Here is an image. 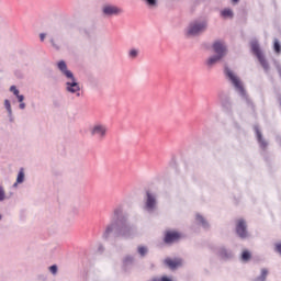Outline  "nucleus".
<instances>
[{
  "label": "nucleus",
  "instance_id": "nucleus-1",
  "mask_svg": "<svg viewBox=\"0 0 281 281\" xmlns=\"http://www.w3.org/2000/svg\"><path fill=\"white\" fill-rule=\"evenodd\" d=\"M126 223V214H124V207L116 206L113 211L111 222L105 226L102 237L104 240L111 238V234H114L120 229V224Z\"/></svg>",
  "mask_w": 281,
  "mask_h": 281
},
{
  "label": "nucleus",
  "instance_id": "nucleus-2",
  "mask_svg": "<svg viewBox=\"0 0 281 281\" xmlns=\"http://www.w3.org/2000/svg\"><path fill=\"white\" fill-rule=\"evenodd\" d=\"M224 74H225L227 80H229V82H232V85L235 88V90L237 91V93H239V95H241V98H245L247 104H249L250 106H254V103H251V100H249V97H247L245 87H243V81H240V78H238V76L234 74V70L229 69V67L226 66L224 68Z\"/></svg>",
  "mask_w": 281,
  "mask_h": 281
},
{
  "label": "nucleus",
  "instance_id": "nucleus-3",
  "mask_svg": "<svg viewBox=\"0 0 281 281\" xmlns=\"http://www.w3.org/2000/svg\"><path fill=\"white\" fill-rule=\"evenodd\" d=\"M207 30V22L193 21L187 27V36H201Z\"/></svg>",
  "mask_w": 281,
  "mask_h": 281
},
{
  "label": "nucleus",
  "instance_id": "nucleus-4",
  "mask_svg": "<svg viewBox=\"0 0 281 281\" xmlns=\"http://www.w3.org/2000/svg\"><path fill=\"white\" fill-rule=\"evenodd\" d=\"M133 236H135V228L128 225V216H126L125 222L120 224L119 229L115 233V238H124L125 240H128L130 238H133Z\"/></svg>",
  "mask_w": 281,
  "mask_h": 281
},
{
  "label": "nucleus",
  "instance_id": "nucleus-5",
  "mask_svg": "<svg viewBox=\"0 0 281 281\" xmlns=\"http://www.w3.org/2000/svg\"><path fill=\"white\" fill-rule=\"evenodd\" d=\"M91 135L99 139V142H103L106 139V135H109V126L102 122H97L90 130Z\"/></svg>",
  "mask_w": 281,
  "mask_h": 281
},
{
  "label": "nucleus",
  "instance_id": "nucleus-6",
  "mask_svg": "<svg viewBox=\"0 0 281 281\" xmlns=\"http://www.w3.org/2000/svg\"><path fill=\"white\" fill-rule=\"evenodd\" d=\"M65 91H67V93H71V95L80 98V83L74 75L72 77L66 78Z\"/></svg>",
  "mask_w": 281,
  "mask_h": 281
},
{
  "label": "nucleus",
  "instance_id": "nucleus-7",
  "mask_svg": "<svg viewBox=\"0 0 281 281\" xmlns=\"http://www.w3.org/2000/svg\"><path fill=\"white\" fill-rule=\"evenodd\" d=\"M251 49L255 56H257L261 67H263L266 74H269V61H267V58H265V54H262V50H260V44H258V42L256 41L251 42Z\"/></svg>",
  "mask_w": 281,
  "mask_h": 281
},
{
  "label": "nucleus",
  "instance_id": "nucleus-8",
  "mask_svg": "<svg viewBox=\"0 0 281 281\" xmlns=\"http://www.w3.org/2000/svg\"><path fill=\"white\" fill-rule=\"evenodd\" d=\"M144 210L148 214H153L157 210V195L155 193L146 192Z\"/></svg>",
  "mask_w": 281,
  "mask_h": 281
},
{
  "label": "nucleus",
  "instance_id": "nucleus-9",
  "mask_svg": "<svg viewBox=\"0 0 281 281\" xmlns=\"http://www.w3.org/2000/svg\"><path fill=\"white\" fill-rule=\"evenodd\" d=\"M101 12L103 16H120L121 14H124V9L115 4L108 3L102 7Z\"/></svg>",
  "mask_w": 281,
  "mask_h": 281
},
{
  "label": "nucleus",
  "instance_id": "nucleus-10",
  "mask_svg": "<svg viewBox=\"0 0 281 281\" xmlns=\"http://www.w3.org/2000/svg\"><path fill=\"white\" fill-rule=\"evenodd\" d=\"M215 56L225 58L227 56V45L222 41H216L212 45Z\"/></svg>",
  "mask_w": 281,
  "mask_h": 281
},
{
  "label": "nucleus",
  "instance_id": "nucleus-11",
  "mask_svg": "<svg viewBox=\"0 0 281 281\" xmlns=\"http://www.w3.org/2000/svg\"><path fill=\"white\" fill-rule=\"evenodd\" d=\"M236 234L239 238H247L249 236V233L247 232V223H245L244 220H238Z\"/></svg>",
  "mask_w": 281,
  "mask_h": 281
},
{
  "label": "nucleus",
  "instance_id": "nucleus-12",
  "mask_svg": "<svg viewBox=\"0 0 281 281\" xmlns=\"http://www.w3.org/2000/svg\"><path fill=\"white\" fill-rule=\"evenodd\" d=\"M57 69L60 71L61 76H64V78H72L74 72L71 70H69V68L67 67V63L65 60H59L57 63Z\"/></svg>",
  "mask_w": 281,
  "mask_h": 281
},
{
  "label": "nucleus",
  "instance_id": "nucleus-13",
  "mask_svg": "<svg viewBox=\"0 0 281 281\" xmlns=\"http://www.w3.org/2000/svg\"><path fill=\"white\" fill-rule=\"evenodd\" d=\"M181 238V235L177 232H167L165 236V243L170 245L171 243H177Z\"/></svg>",
  "mask_w": 281,
  "mask_h": 281
},
{
  "label": "nucleus",
  "instance_id": "nucleus-14",
  "mask_svg": "<svg viewBox=\"0 0 281 281\" xmlns=\"http://www.w3.org/2000/svg\"><path fill=\"white\" fill-rule=\"evenodd\" d=\"M21 183H25V169L20 168L18 176H16V180L13 183V188H19V186H21Z\"/></svg>",
  "mask_w": 281,
  "mask_h": 281
},
{
  "label": "nucleus",
  "instance_id": "nucleus-15",
  "mask_svg": "<svg viewBox=\"0 0 281 281\" xmlns=\"http://www.w3.org/2000/svg\"><path fill=\"white\" fill-rule=\"evenodd\" d=\"M222 59L223 58L218 57L217 55H212L206 59L205 65L209 66L210 69H212V67H214V65H216L217 63H221Z\"/></svg>",
  "mask_w": 281,
  "mask_h": 281
},
{
  "label": "nucleus",
  "instance_id": "nucleus-16",
  "mask_svg": "<svg viewBox=\"0 0 281 281\" xmlns=\"http://www.w3.org/2000/svg\"><path fill=\"white\" fill-rule=\"evenodd\" d=\"M255 131L257 134V139L260 144V148H262V149L267 148V146H269V144L267 143V140H265V138H262V133H260V130H258V127H256Z\"/></svg>",
  "mask_w": 281,
  "mask_h": 281
},
{
  "label": "nucleus",
  "instance_id": "nucleus-17",
  "mask_svg": "<svg viewBox=\"0 0 281 281\" xmlns=\"http://www.w3.org/2000/svg\"><path fill=\"white\" fill-rule=\"evenodd\" d=\"M165 265H167V267H169V269H177V267H181V261L167 258V259H165Z\"/></svg>",
  "mask_w": 281,
  "mask_h": 281
},
{
  "label": "nucleus",
  "instance_id": "nucleus-18",
  "mask_svg": "<svg viewBox=\"0 0 281 281\" xmlns=\"http://www.w3.org/2000/svg\"><path fill=\"white\" fill-rule=\"evenodd\" d=\"M218 254L221 258H224L225 260L234 257V252H232V250H228L227 248H220Z\"/></svg>",
  "mask_w": 281,
  "mask_h": 281
},
{
  "label": "nucleus",
  "instance_id": "nucleus-19",
  "mask_svg": "<svg viewBox=\"0 0 281 281\" xmlns=\"http://www.w3.org/2000/svg\"><path fill=\"white\" fill-rule=\"evenodd\" d=\"M49 43H50L53 49H55L56 52H60V48L63 47V45L60 44V40L50 37Z\"/></svg>",
  "mask_w": 281,
  "mask_h": 281
},
{
  "label": "nucleus",
  "instance_id": "nucleus-20",
  "mask_svg": "<svg viewBox=\"0 0 281 281\" xmlns=\"http://www.w3.org/2000/svg\"><path fill=\"white\" fill-rule=\"evenodd\" d=\"M196 221L199 224L202 225V227H204V229H207L210 227V224H207V221H205V218L202 215L196 214Z\"/></svg>",
  "mask_w": 281,
  "mask_h": 281
},
{
  "label": "nucleus",
  "instance_id": "nucleus-21",
  "mask_svg": "<svg viewBox=\"0 0 281 281\" xmlns=\"http://www.w3.org/2000/svg\"><path fill=\"white\" fill-rule=\"evenodd\" d=\"M145 4L147 5V8H149L150 10H155V8H157V5H159V1L158 0H144Z\"/></svg>",
  "mask_w": 281,
  "mask_h": 281
},
{
  "label": "nucleus",
  "instance_id": "nucleus-22",
  "mask_svg": "<svg viewBox=\"0 0 281 281\" xmlns=\"http://www.w3.org/2000/svg\"><path fill=\"white\" fill-rule=\"evenodd\" d=\"M128 58H131V60H135V58H137V56H139V49L137 48H132L128 50L127 53Z\"/></svg>",
  "mask_w": 281,
  "mask_h": 281
},
{
  "label": "nucleus",
  "instance_id": "nucleus-23",
  "mask_svg": "<svg viewBox=\"0 0 281 281\" xmlns=\"http://www.w3.org/2000/svg\"><path fill=\"white\" fill-rule=\"evenodd\" d=\"M267 276H269V270L267 269H261V274L255 279V281H266Z\"/></svg>",
  "mask_w": 281,
  "mask_h": 281
},
{
  "label": "nucleus",
  "instance_id": "nucleus-24",
  "mask_svg": "<svg viewBox=\"0 0 281 281\" xmlns=\"http://www.w3.org/2000/svg\"><path fill=\"white\" fill-rule=\"evenodd\" d=\"M221 14L224 19H232L234 16V11H232V9H224Z\"/></svg>",
  "mask_w": 281,
  "mask_h": 281
},
{
  "label": "nucleus",
  "instance_id": "nucleus-25",
  "mask_svg": "<svg viewBox=\"0 0 281 281\" xmlns=\"http://www.w3.org/2000/svg\"><path fill=\"white\" fill-rule=\"evenodd\" d=\"M8 199V195L5 194V188L3 186H0V203H3Z\"/></svg>",
  "mask_w": 281,
  "mask_h": 281
},
{
  "label": "nucleus",
  "instance_id": "nucleus-26",
  "mask_svg": "<svg viewBox=\"0 0 281 281\" xmlns=\"http://www.w3.org/2000/svg\"><path fill=\"white\" fill-rule=\"evenodd\" d=\"M137 252L139 254V256H142V258H144V256L148 254V248L145 246H138Z\"/></svg>",
  "mask_w": 281,
  "mask_h": 281
},
{
  "label": "nucleus",
  "instance_id": "nucleus-27",
  "mask_svg": "<svg viewBox=\"0 0 281 281\" xmlns=\"http://www.w3.org/2000/svg\"><path fill=\"white\" fill-rule=\"evenodd\" d=\"M251 259V252H249L248 250H245L243 254H241V260L244 262H248V260Z\"/></svg>",
  "mask_w": 281,
  "mask_h": 281
},
{
  "label": "nucleus",
  "instance_id": "nucleus-28",
  "mask_svg": "<svg viewBox=\"0 0 281 281\" xmlns=\"http://www.w3.org/2000/svg\"><path fill=\"white\" fill-rule=\"evenodd\" d=\"M273 49H274L276 54L281 53V45H280V41H278V38L274 40Z\"/></svg>",
  "mask_w": 281,
  "mask_h": 281
},
{
  "label": "nucleus",
  "instance_id": "nucleus-29",
  "mask_svg": "<svg viewBox=\"0 0 281 281\" xmlns=\"http://www.w3.org/2000/svg\"><path fill=\"white\" fill-rule=\"evenodd\" d=\"M9 91H10L11 93H13V95H15V98H19V95H21L20 91L16 89V86H11V87L9 88Z\"/></svg>",
  "mask_w": 281,
  "mask_h": 281
},
{
  "label": "nucleus",
  "instance_id": "nucleus-30",
  "mask_svg": "<svg viewBox=\"0 0 281 281\" xmlns=\"http://www.w3.org/2000/svg\"><path fill=\"white\" fill-rule=\"evenodd\" d=\"M9 91H10L11 93H13V95H15V98H19V95H21L20 91L16 89V86H11V87L9 88Z\"/></svg>",
  "mask_w": 281,
  "mask_h": 281
},
{
  "label": "nucleus",
  "instance_id": "nucleus-31",
  "mask_svg": "<svg viewBox=\"0 0 281 281\" xmlns=\"http://www.w3.org/2000/svg\"><path fill=\"white\" fill-rule=\"evenodd\" d=\"M4 109H5L7 113L12 112V103H10V100H8V99L4 100Z\"/></svg>",
  "mask_w": 281,
  "mask_h": 281
},
{
  "label": "nucleus",
  "instance_id": "nucleus-32",
  "mask_svg": "<svg viewBox=\"0 0 281 281\" xmlns=\"http://www.w3.org/2000/svg\"><path fill=\"white\" fill-rule=\"evenodd\" d=\"M48 271H50V273H52L53 276H56V273H58V266H56V265L50 266V267L48 268Z\"/></svg>",
  "mask_w": 281,
  "mask_h": 281
},
{
  "label": "nucleus",
  "instance_id": "nucleus-33",
  "mask_svg": "<svg viewBox=\"0 0 281 281\" xmlns=\"http://www.w3.org/2000/svg\"><path fill=\"white\" fill-rule=\"evenodd\" d=\"M133 257L132 256H126L125 258H124V260H123V263L124 265H132V262H133Z\"/></svg>",
  "mask_w": 281,
  "mask_h": 281
},
{
  "label": "nucleus",
  "instance_id": "nucleus-34",
  "mask_svg": "<svg viewBox=\"0 0 281 281\" xmlns=\"http://www.w3.org/2000/svg\"><path fill=\"white\" fill-rule=\"evenodd\" d=\"M8 117H9V122H10L11 124H13V122H14V114H13L12 111H11V112H8Z\"/></svg>",
  "mask_w": 281,
  "mask_h": 281
},
{
  "label": "nucleus",
  "instance_id": "nucleus-35",
  "mask_svg": "<svg viewBox=\"0 0 281 281\" xmlns=\"http://www.w3.org/2000/svg\"><path fill=\"white\" fill-rule=\"evenodd\" d=\"M16 99H18V102L22 103L25 100V95L20 94V95L16 97Z\"/></svg>",
  "mask_w": 281,
  "mask_h": 281
},
{
  "label": "nucleus",
  "instance_id": "nucleus-36",
  "mask_svg": "<svg viewBox=\"0 0 281 281\" xmlns=\"http://www.w3.org/2000/svg\"><path fill=\"white\" fill-rule=\"evenodd\" d=\"M25 106H26V104L24 103V101H22V103L19 104V109L21 111H25Z\"/></svg>",
  "mask_w": 281,
  "mask_h": 281
},
{
  "label": "nucleus",
  "instance_id": "nucleus-37",
  "mask_svg": "<svg viewBox=\"0 0 281 281\" xmlns=\"http://www.w3.org/2000/svg\"><path fill=\"white\" fill-rule=\"evenodd\" d=\"M47 36V34L45 33H41L40 34V41L43 43L45 41V37Z\"/></svg>",
  "mask_w": 281,
  "mask_h": 281
},
{
  "label": "nucleus",
  "instance_id": "nucleus-38",
  "mask_svg": "<svg viewBox=\"0 0 281 281\" xmlns=\"http://www.w3.org/2000/svg\"><path fill=\"white\" fill-rule=\"evenodd\" d=\"M276 251L281 256V244H276Z\"/></svg>",
  "mask_w": 281,
  "mask_h": 281
},
{
  "label": "nucleus",
  "instance_id": "nucleus-39",
  "mask_svg": "<svg viewBox=\"0 0 281 281\" xmlns=\"http://www.w3.org/2000/svg\"><path fill=\"white\" fill-rule=\"evenodd\" d=\"M99 251H104V246L100 245L99 246Z\"/></svg>",
  "mask_w": 281,
  "mask_h": 281
},
{
  "label": "nucleus",
  "instance_id": "nucleus-40",
  "mask_svg": "<svg viewBox=\"0 0 281 281\" xmlns=\"http://www.w3.org/2000/svg\"><path fill=\"white\" fill-rule=\"evenodd\" d=\"M233 1V3H238V1H240V0H232Z\"/></svg>",
  "mask_w": 281,
  "mask_h": 281
},
{
  "label": "nucleus",
  "instance_id": "nucleus-41",
  "mask_svg": "<svg viewBox=\"0 0 281 281\" xmlns=\"http://www.w3.org/2000/svg\"><path fill=\"white\" fill-rule=\"evenodd\" d=\"M0 221H1V215H0Z\"/></svg>",
  "mask_w": 281,
  "mask_h": 281
}]
</instances>
